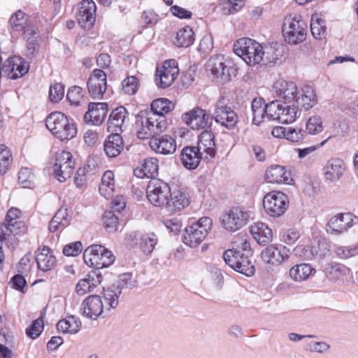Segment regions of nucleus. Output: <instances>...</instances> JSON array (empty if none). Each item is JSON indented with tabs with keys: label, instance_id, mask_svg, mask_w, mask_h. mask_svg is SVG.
<instances>
[{
	"label": "nucleus",
	"instance_id": "f257e3e1",
	"mask_svg": "<svg viewBox=\"0 0 358 358\" xmlns=\"http://www.w3.org/2000/svg\"><path fill=\"white\" fill-rule=\"evenodd\" d=\"M118 305L117 294L110 289H103V296L90 295L82 303V314L87 318L96 320L99 316L107 315Z\"/></svg>",
	"mask_w": 358,
	"mask_h": 358
},
{
	"label": "nucleus",
	"instance_id": "f03ea898",
	"mask_svg": "<svg viewBox=\"0 0 358 358\" xmlns=\"http://www.w3.org/2000/svg\"><path fill=\"white\" fill-rule=\"evenodd\" d=\"M45 125L48 129L61 141L73 138L77 129L73 122H70L66 115L61 112H52L46 118Z\"/></svg>",
	"mask_w": 358,
	"mask_h": 358
},
{
	"label": "nucleus",
	"instance_id": "7ed1b4c3",
	"mask_svg": "<svg viewBox=\"0 0 358 358\" xmlns=\"http://www.w3.org/2000/svg\"><path fill=\"white\" fill-rule=\"evenodd\" d=\"M262 48L260 43L249 38H239L234 45V53L250 66L262 62L264 55Z\"/></svg>",
	"mask_w": 358,
	"mask_h": 358
},
{
	"label": "nucleus",
	"instance_id": "20e7f679",
	"mask_svg": "<svg viewBox=\"0 0 358 358\" xmlns=\"http://www.w3.org/2000/svg\"><path fill=\"white\" fill-rule=\"evenodd\" d=\"M283 36L289 44L296 45L303 42L307 36V24L299 15L285 18L282 26Z\"/></svg>",
	"mask_w": 358,
	"mask_h": 358
},
{
	"label": "nucleus",
	"instance_id": "39448f33",
	"mask_svg": "<svg viewBox=\"0 0 358 358\" xmlns=\"http://www.w3.org/2000/svg\"><path fill=\"white\" fill-rule=\"evenodd\" d=\"M213 221L210 217H203L187 226L183 234V242L191 248L201 244L211 230Z\"/></svg>",
	"mask_w": 358,
	"mask_h": 358
},
{
	"label": "nucleus",
	"instance_id": "423d86ee",
	"mask_svg": "<svg viewBox=\"0 0 358 358\" xmlns=\"http://www.w3.org/2000/svg\"><path fill=\"white\" fill-rule=\"evenodd\" d=\"M85 264L96 269L108 267L115 261L113 252L101 245H92L83 253Z\"/></svg>",
	"mask_w": 358,
	"mask_h": 358
},
{
	"label": "nucleus",
	"instance_id": "0eeeda50",
	"mask_svg": "<svg viewBox=\"0 0 358 358\" xmlns=\"http://www.w3.org/2000/svg\"><path fill=\"white\" fill-rule=\"evenodd\" d=\"M252 254L243 253L241 250H236L234 248L224 251L223 258L227 264L234 270L251 276L255 273V266L249 259Z\"/></svg>",
	"mask_w": 358,
	"mask_h": 358
},
{
	"label": "nucleus",
	"instance_id": "6e6552de",
	"mask_svg": "<svg viewBox=\"0 0 358 358\" xmlns=\"http://www.w3.org/2000/svg\"><path fill=\"white\" fill-rule=\"evenodd\" d=\"M206 70L220 82L227 83L236 76L237 69L229 62L226 63L223 55L210 57L206 64Z\"/></svg>",
	"mask_w": 358,
	"mask_h": 358
},
{
	"label": "nucleus",
	"instance_id": "1a4fd4ad",
	"mask_svg": "<svg viewBox=\"0 0 358 358\" xmlns=\"http://www.w3.org/2000/svg\"><path fill=\"white\" fill-rule=\"evenodd\" d=\"M251 216V212L245 207H234L225 212L221 218L223 228L234 232L247 224Z\"/></svg>",
	"mask_w": 358,
	"mask_h": 358
},
{
	"label": "nucleus",
	"instance_id": "9d476101",
	"mask_svg": "<svg viewBox=\"0 0 358 358\" xmlns=\"http://www.w3.org/2000/svg\"><path fill=\"white\" fill-rule=\"evenodd\" d=\"M265 212L270 216L278 217L282 215L289 206L287 195L281 192H271L263 199Z\"/></svg>",
	"mask_w": 358,
	"mask_h": 358
},
{
	"label": "nucleus",
	"instance_id": "9b49d317",
	"mask_svg": "<svg viewBox=\"0 0 358 358\" xmlns=\"http://www.w3.org/2000/svg\"><path fill=\"white\" fill-rule=\"evenodd\" d=\"M75 168V162L71 152L65 150L58 152L53 166V175L59 182L71 178Z\"/></svg>",
	"mask_w": 358,
	"mask_h": 358
},
{
	"label": "nucleus",
	"instance_id": "f8f14e48",
	"mask_svg": "<svg viewBox=\"0 0 358 358\" xmlns=\"http://www.w3.org/2000/svg\"><path fill=\"white\" fill-rule=\"evenodd\" d=\"M296 108L289 106L287 103L274 101L268 104V120L289 124L296 120Z\"/></svg>",
	"mask_w": 358,
	"mask_h": 358
},
{
	"label": "nucleus",
	"instance_id": "ddd939ff",
	"mask_svg": "<svg viewBox=\"0 0 358 358\" xmlns=\"http://www.w3.org/2000/svg\"><path fill=\"white\" fill-rule=\"evenodd\" d=\"M147 197L149 201L157 207H166L171 195L168 184L159 180H151L147 187Z\"/></svg>",
	"mask_w": 358,
	"mask_h": 358
},
{
	"label": "nucleus",
	"instance_id": "4468645a",
	"mask_svg": "<svg viewBox=\"0 0 358 358\" xmlns=\"http://www.w3.org/2000/svg\"><path fill=\"white\" fill-rule=\"evenodd\" d=\"M358 223V217L350 213H338L332 216L327 224V232L331 235H340L348 231Z\"/></svg>",
	"mask_w": 358,
	"mask_h": 358
},
{
	"label": "nucleus",
	"instance_id": "2eb2a0df",
	"mask_svg": "<svg viewBox=\"0 0 358 358\" xmlns=\"http://www.w3.org/2000/svg\"><path fill=\"white\" fill-rule=\"evenodd\" d=\"M213 117L217 124L227 129H233L236 126L238 117L234 110L225 103L224 98L220 99L213 113Z\"/></svg>",
	"mask_w": 358,
	"mask_h": 358
},
{
	"label": "nucleus",
	"instance_id": "dca6fc26",
	"mask_svg": "<svg viewBox=\"0 0 358 358\" xmlns=\"http://www.w3.org/2000/svg\"><path fill=\"white\" fill-rule=\"evenodd\" d=\"M29 69V64L19 56L9 57L2 64L3 74L12 80L22 77Z\"/></svg>",
	"mask_w": 358,
	"mask_h": 358
},
{
	"label": "nucleus",
	"instance_id": "f3484780",
	"mask_svg": "<svg viewBox=\"0 0 358 358\" xmlns=\"http://www.w3.org/2000/svg\"><path fill=\"white\" fill-rule=\"evenodd\" d=\"M179 73L178 62L175 59L164 62L161 69H157L156 73V84L162 88L169 87Z\"/></svg>",
	"mask_w": 358,
	"mask_h": 358
},
{
	"label": "nucleus",
	"instance_id": "a211bd4d",
	"mask_svg": "<svg viewBox=\"0 0 358 358\" xmlns=\"http://www.w3.org/2000/svg\"><path fill=\"white\" fill-rule=\"evenodd\" d=\"M289 257V250L282 245H270L261 252L264 263L274 266L282 264Z\"/></svg>",
	"mask_w": 358,
	"mask_h": 358
},
{
	"label": "nucleus",
	"instance_id": "6ab92c4d",
	"mask_svg": "<svg viewBox=\"0 0 358 358\" xmlns=\"http://www.w3.org/2000/svg\"><path fill=\"white\" fill-rule=\"evenodd\" d=\"M89 94L93 99H101L107 89V76L101 69H95L87 81Z\"/></svg>",
	"mask_w": 358,
	"mask_h": 358
},
{
	"label": "nucleus",
	"instance_id": "aec40b11",
	"mask_svg": "<svg viewBox=\"0 0 358 358\" xmlns=\"http://www.w3.org/2000/svg\"><path fill=\"white\" fill-rule=\"evenodd\" d=\"M96 6L92 0H83L78 8L76 17L83 28L90 29L95 22Z\"/></svg>",
	"mask_w": 358,
	"mask_h": 358
},
{
	"label": "nucleus",
	"instance_id": "412c9836",
	"mask_svg": "<svg viewBox=\"0 0 358 358\" xmlns=\"http://www.w3.org/2000/svg\"><path fill=\"white\" fill-rule=\"evenodd\" d=\"M108 110V104L105 102H90L88 110L84 115V120L87 124L99 126L104 121Z\"/></svg>",
	"mask_w": 358,
	"mask_h": 358
},
{
	"label": "nucleus",
	"instance_id": "4be33fe9",
	"mask_svg": "<svg viewBox=\"0 0 358 358\" xmlns=\"http://www.w3.org/2000/svg\"><path fill=\"white\" fill-rule=\"evenodd\" d=\"M329 279L338 284L350 281L353 278L352 271L350 268L339 263L329 264L325 268Z\"/></svg>",
	"mask_w": 358,
	"mask_h": 358
},
{
	"label": "nucleus",
	"instance_id": "5701e85b",
	"mask_svg": "<svg viewBox=\"0 0 358 358\" xmlns=\"http://www.w3.org/2000/svg\"><path fill=\"white\" fill-rule=\"evenodd\" d=\"M184 122L192 129H203L208 125V117L204 110L196 107L182 115Z\"/></svg>",
	"mask_w": 358,
	"mask_h": 358
},
{
	"label": "nucleus",
	"instance_id": "b1692460",
	"mask_svg": "<svg viewBox=\"0 0 358 358\" xmlns=\"http://www.w3.org/2000/svg\"><path fill=\"white\" fill-rule=\"evenodd\" d=\"M151 149L156 153L162 155H170L176 150V141L169 136H157L150 141Z\"/></svg>",
	"mask_w": 358,
	"mask_h": 358
},
{
	"label": "nucleus",
	"instance_id": "393cba45",
	"mask_svg": "<svg viewBox=\"0 0 358 358\" xmlns=\"http://www.w3.org/2000/svg\"><path fill=\"white\" fill-rule=\"evenodd\" d=\"M196 147L203 155V159L213 158L217 152L214 134L209 131H203Z\"/></svg>",
	"mask_w": 358,
	"mask_h": 358
},
{
	"label": "nucleus",
	"instance_id": "a878e982",
	"mask_svg": "<svg viewBox=\"0 0 358 358\" xmlns=\"http://www.w3.org/2000/svg\"><path fill=\"white\" fill-rule=\"evenodd\" d=\"M101 273L97 271H92L86 278L78 282L76 286V292L80 296L85 295L88 292H93L101 284Z\"/></svg>",
	"mask_w": 358,
	"mask_h": 358
},
{
	"label": "nucleus",
	"instance_id": "bb28decb",
	"mask_svg": "<svg viewBox=\"0 0 358 358\" xmlns=\"http://www.w3.org/2000/svg\"><path fill=\"white\" fill-rule=\"evenodd\" d=\"M180 159L186 169L193 170L199 165L203 155L196 146H187L182 150Z\"/></svg>",
	"mask_w": 358,
	"mask_h": 358
},
{
	"label": "nucleus",
	"instance_id": "cd10ccee",
	"mask_svg": "<svg viewBox=\"0 0 358 358\" xmlns=\"http://www.w3.org/2000/svg\"><path fill=\"white\" fill-rule=\"evenodd\" d=\"M273 90L277 96L287 101L294 99L298 94V89L293 82L278 80L273 85Z\"/></svg>",
	"mask_w": 358,
	"mask_h": 358
},
{
	"label": "nucleus",
	"instance_id": "c85d7f7f",
	"mask_svg": "<svg viewBox=\"0 0 358 358\" xmlns=\"http://www.w3.org/2000/svg\"><path fill=\"white\" fill-rule=\"evenodd\" d=\"M36 261L38 269L44 272L50 271L56 264L55 255L46 246H43L37 250Z\"/></svg>",
	"mask_w": 358,
	"mask_h": 358
},
{
	"label": "nucleus",
	"instance_id": "c756f323",
	"mask_svg": "<svg viewBox=\"0 0 358 358\" xmlns=\"http://www.w3.org/2000/svg\"><path fill=\"white\" fill-rule=\"evenodd\" d=\"M265 176L267 181L271 183L289 184L292 180L290 172L280 165L270 166L266 170Z\"/></svg>",
	"mask_w": 358,
	"mask_h": 358
},
{
	"label": "nucleus",
	"instance_id": "7c9ffc66",
	"mask_svg": "<svg viewBox=\"0 0 358 358\" xmlns=\"http://www.w3.org/2000/svg\"><path fill=\"white\" fill-rule=\"evenodd\" d=\"M253 238L259 243L265 245L272 241L273 233L268 226L262 222L253 223L250 227Z\"/></svg>",
	"mask_w": 358,
	"mask_h": 358
},
{
	"label": "nucleus",
	"instance_id": "2f4dec72",
	"mask_svg": "<svg viewBox=\"0 0 358 358\" xmlns=\"http://www.w3.org/2000/svg\"><path fill=\"white\" fill-rule=\"evenodd\" d=\"M320 247H323L325 250L324 252H319L315 248H312V246L299 245L294 248L293 255L301 259L302 260H310L316 256L320 257H324L329 252L327 245L325 243H319L318 248H320Z\"/></svg>",
	"mask_w": 358,
	"mask_h": 358
},
{
	"label": "nucleus",
	"instance_id": "473e14b6",
	"mask_svg": "<svg viewBox=\"0 0 358 358\" xmlns=\"http://www.w3.org/2000/svg\"><path fill=\"white\" fill-rule=\"evenodd\" d=\"M20 210L18 208H11L6 214L5 224L10 233L17 235L25 231L24 223L20 220Z\"/></svg>",
	"mask_w": 358,
	"mask_h": 358
},
{
	"label": "nucleus",
	"instance_id": "72a5a7b5",
	"mask_svg": "<svg viewBox=\"0 0 358 358\" xmlns=\"http://www.w3.org/2000/svg\"><path fill=\"white\" fill-rule=\"evenodd\" d=\"M345 167L340 159H329L324 168V177L327 180L334 182L338 180L345 172Z\"/></svg>",
	"mask_w": 358,
	"mask_h": 358
},
{
	"label": "nucleus",
	"instance_id": "f704fd0d",
	"mask_svg": "<svg viewBox=\"0 0 358 358\" xmlns=\"http://www.w3.org/2000/svg\"><path fill=\"white\" fill-rule=\"evenodd\" d=\"M316 271L310 264L302 263L292 266L289 275L295 282H303L313 276Z\"/></svg>",
	"mask_w": 358,
	"mask_h": 358
},
{
	"label": "nucleus",
	"instance_id": "c9c22d12",
	"mask_svg": "<svg viewBox=\"0 0 358 358\" xmlns=\"http://www.w3.org/2000/svg\"><path fill=\"white\" fill-rule=\"evenodd\" d=\"M295 101L297 106L305 110H309L316 105L317 102L315 90L310 86L302 88L299 96H296Z\"/></svg>",
	"mask_w": 358,
	"mask_h": 358
},
{
	"label": "nucleus",
	"instance_id": "e433bc0d",
	"mask_svg": "<svg viewBox=\"0 0 358 358\" xmlns=\"http://www.w3.org/2000/svg\"><path fill=\"white\" fill-rule=\"evenodd\" d=\"M127 115V110L123 106H120L114 109L110 113L108 120V130L115 133L122 131V127Z\"/></svg>",
	"mask_w": 358,
	"mask_h": 358
},
{
	"label": "nucleus",
	"instance_id": "4c0bfd02",
	"mask_svg": "<svg viewBox=\"0 0 358 358\" xmlns=\"http://www.w3.org/2000/svg\"><path fill=\"white\" fill-rule=\"evenodd\" d=\"M123 149V140L118 133L110 134L104 143V151L110 157L119 155Z\"/></svg>",
	"mask_w": 358,
	"mask_h": 358
},
{
	"label": "nucleus",
	"instance_id": "58836bf2",
	"mask_svg": "<svg viewBox=\"0 0 358 358\" xmlns=\"http://www.w3.org/2000/svg\"><path fill=\"white\" fill-rule=\"evenodd\" d=\"M10 25L15 31H23V36L25 31L29 28H35L30 24L29 17L22 10H19L14 13L10 17Z\"/></svg>",
	"mask_w": 358,
	"mask_h": 358
},
{
	"label": "nucleus",
	"instance_id": "ea45409f",
	"mask_svg": "<svg viewBox=\"0 0 358 358\" xmlns=\"http://www.w3.org/2000/svg\"><path fill=\"white\" fill-rule=\"evenodd\" d=\"M189 204V199L186 194L180 190L171 192L169 199L166 205L168 211L174 213L184 208Z\"/></svg>",
	"mask_w": 358,
	"mask_h": 358
},
{
	"label": "nucleus",
	"instance_id": "a19ab883",
	"mask_svg": "<svg viewBox=\"0 0 358 358\" xmlns=\"http://www.w3.org/2000/svg\"><path fill=\"white\" fill-rule=\"evenodd\" d=\"M251 109L253 124L259 125L265 117L268 119V104L266 105L263 99H254L251 103Z\"/></svg>",
	"mask_w": 358,
	"mask_h": 358
},
{
	"label": "nucleus",
	"instance_id": "79ce46f5",
	"mask_svg": "<svg viewBox=\"0 0 358 358\" xmlns=\"http://www.w3.org/2000/svg\"><path fill=\"white\" fill-rule=\"evenodd\" d=\"M158 160L156 158H148L144 160L142 168L134 170V174L139 177L155 178L158 175Z\"/></svg>",
	"mask_w": 358,
	"mask_h": 358
},
{
	"label": "nucleus",
	"instance_id": "37998d69",
	"mask_svg": "<svg viewBox=\"0 0 358 358\" xmlns=\"http://www.w3.org/2000/svg\"><path fill=\"white\" fill-rule=\"evenodd\" d=\"M114 190V173L111 171H106L102 176L101 183L99 189V193L102 196L108 199L113 196Z\"/></svg>",
	"mask_w": 358,
	"mask_h": 358
},
{
	"label": "nucleus",
	"instance_id": "c03bdc74",
	"mask_svg": "<svg viewBox=\"0 0 358 358\" xmlns=\"http://www.w3.org/2000/svg\"><path fill=\"white\" fill-rule=\"evenodd\" d=\"M80 326L81 322L80 320L71 315L59 320L57 324V329L63 334H74L79 331Z\"/></svg>",
	"mask_w": 358,
	"mask_h": 358
},
{
	"label": "nucleus",
	"instance_id": "a18cd8bd",
	"mask_svg": "<svg viewBox=\"0 0 358 358\" xmlns=\"http://www.w3.org/2000/svg\"><path fill=\"white\" fill-rule=\"evenodd\" d=\"M70 218L66 208L59 209L50 222L49 229L55 232L69 225Z\"/></svg>",
	"mask_w": 358,
	"mask_h": 358
},
{
	"label": "nucleus",
	"instance_id": "49530a36",
	"mask_svg": "<svg viewBox=\"0 0 358 358\" xmlns=\"http://www.w3.org/2000/svg\"><path fill=\"white\" fill-rule=\"evenodd\" d=\"M194 41V33L187 26L177 32L174 43L178 47L187 48L193 44Z\"/></svg>",
	"mask_w": 358,
	"mask_h": 358
},
{
	"label": "nucleus",
	"instance_id": "de8ad7c7",
	"mask_svg": "<svg viewBox=\"0 0 358 358\" xmlns=\"http://www.w3.org/2000/svg\"><path fill=\"white\" fill-rule=\"evenodd\" d=\"M262 52H264L262 62L266 65L274 64L280 60L282 57V50L275 45H266L262 47Z\"/></svg>",
	"mask_w": 358,
	"mask_h": 358
},
{
	"label": "nucleus",
	"instance_id": "09e8293b",
	"mask_svg": "<svg viewBox=\"0 0 358 358\" xmlns=\"http://www.w3.org/2000/svg\"><path fill=\"white\" fill-rule=\"evenodd\" d=\"M36 35V29L29 28L25 31V35L23 36L24 39L27 41L26 56L28 58L34 57L36 52L38 51V44L37 43V36Z\"/></svg>",
	"mask_w": 358,
	"mask_h": 358
},
{
	"label": "nucleus",
	"instance_id": "8fccbe9b",
	"mask_svg": "<svg viewBox=\"0 0 358 358\" xmlns=\"http://www.w3.org/2000/svg\"><path fill=\"white\" fill-rule=\"evenodd\" d=\"M135 284L136 282L132 280L131 274L126 273L120 275L116 284L113 285L110 289L117 294L118 299L122 289H131L135 286Z\"/></svg>",
	"mask_w": 358,
	"mask_h": 358
},
{
	"label": "nucleus",
	"instance_id": "3c124183",
	"mask_svg": "<svg viewBox=\"0 0 358 358\" xmlns=\"http://www.w3.org/2000/svg\"><path fill=\"white\" fill-rule=\"evenodd\" d=\"M173 108L174 105L169 100L164 98L156 99L151 104L152 114H156L157 117H164Z\"/></svg>",
	"mask_w": 358,
	"mask_h": 358
},
{
	"label": "nucleus",
	"instance_id": "603ef678",
	"mask_svg": "<svg viewBox=\"0 0 358 358\" xmlns=\"http://www.w3.org/2000/svg\"><path fill=\"white\" fill-rule=\"evenodd\" d=\"M150 124V129L154 136H159L166 127V122L164 117H157L156 114H149L145 117Z\"/></svg>",
	"mask_w": 358,
	"mask_h": 358
},
{
	"label": "nucleus",
	"instance_id": "864d4df0",
	"mask_svg": "<svg viewBox=\"0 0 358 358\" xmlns=\"http://www.w3.org/2000/svg\"><path fill=\"white\" fill-rule=\"evenodd\" d=\"M157 243V238L155 234H145L139 238V247L145 255L150 254Z\"/></svg>",
	"mask_w": 358,
	"mask_h": 358
},
{
	"label": "nucleus",
	"instance_id": "5fc2aeb1",
	"mask_svg": "<svg viewBox=\"0 0 358 358\" xmlns=\"http://www.w3.org/2000/svg\"><path fill=\"white\" fill-rule=\"evenodd\" d=\"M324 130L323 121L320 115L310 117L306 124V132L310 135H317Z\"/></svg>",
	"mask_w": 358,
	"mask_h": 358
},
{
	"label": "nucleus",
	"instance_id": "6e6d98bb",
	"mask_svg": "<svg viewBox=\"0 0 358 358\" xmlns=\"http://www.w3.org/2000/svg\"><path fill=\"white\" fill-rule=\"evenodd\" d=\"M13 162L10 150L4 145H0V175L5 173Z\"/></svg>",
	"mask_w": 358,
	"mask_h": 358
},
{
	"label": "nucleus",
	"instance_id": "4d7b16f0",
	"mask_svg": "<svg viewBox=\"0 0 358 358\" xmlns=\"http://www.w3.org/2000/svg\"><path fill=\"white\" fill-rule=\"evenodd\" d=\"M18 181L23 188H32L34 186V175L31 169L22 168L19 171Z\"/></svg>",
	"mask_w": 358,
	"mask_h": 358
},
{
	"label": "nucleus",
	"instance_id": "13d9d810",
	"mask_svg": "<svg viewBox=\"0 0 358 358\" xmlns=\"http://www.w3.org/2000/svg\"><path fill=\"white\" fill-rule=\"evenodd\" d=\"M83 92V89L78 86H73L69 89L66 99L69 100L71 105L77 106L82 104L84 101Z\"/></svg>",
	"mask_w": 358,
	"mask_h": 358
},
{
	"label": "nucleus",
	"instance_id": "bf43d9fd",
	"mask_svg": "<svg viewBox=\"0 0 358 358\" xmlns=\"http://www.w3.org/2000/svg\"><path fill=\"white\" fill-rule=\"evenodd\" d=\"M233 248L236 250H241L243 253L252 254L249 238L246 234H238L232 242Z\"/></svg>",
	"mask_w": 358,
	"mask_h": 358
},
{
	"label": "nucleus",
	"instance_id": "052dcab7",
	"mask_svg": "<svg viewBox=\"0 0 358 358\" xmlns=\"http://www.w3.org/2000/svg\"><path fill=\"white\" fill-rule=\"evenodd\" d=\"M103 223L105 229L109 232H115L118 229V218L112 211H106L104 213Z\"/></svg>",
	"mask_w": 358,
	"mask_h": 358
},
{
	"label": "nucleus",
	"instance_id": "680f3d73",
	"mask_svg": "<svg viewBox=\"0 0 358 358\" xmlns=\"http://www.w3.org/2000/svg\"><path fill=\"white\" fill-rule=\"evenodd\" d=\"M310 31L315 38H322L325 34L326 27L324 20L312 17L310 23Z\"/></svg>",
	"mask_w": 358,
	"mask_h": 358
},
{
	"label": "nucleus",
	"instance_id": "e2e57ef3",
	"mask_svg": "<svg viewBox=\"0 0 358 358\" xmlns=\"http://www.w3.org/2000/svg\"><path fill=\"white\" fill-rule=\"evenodd\" d=\"M334 253L338 257L346 259L358 255V248L337 245L334 248Z\"/></svg>",
	"mask_w": 358,
	"mask_h": 358
},
{
	"label": "nucleus",
	"instance_id": "0e129e2a",
	"mask_svg": "<svg viewBox=\"0 0 358 358\" xmlns=\"http://www.w3.org/2000/svg\"><path fill=\"white\" fill-rule=\"evenodd\" d=\"M138 81L135 76H129L122 82V88L124 94L132 95L138 90Z\"/></svg>",
	"mask_w": 358,
	"mask_h": 358
},
{
	"label": "nucleus",
	"instance_id": "69168bd1",
	"mask_svg": "<svg viewBox=\"0 0 358 358\" xmlns=\"http://www.w3.org/2000/svg\"><path fill=\"white\" fill-rule=\"evenodd\" d=\"M43 330V322L42 319L34 320L32 324L27 329L26 333L32 339L36 338Z\"/></svg>",
	"mask_w": 358,
	"mask_h": 358
},
{
	"label": "nucleus",
	"instance_id": "338daca9",
	"mask_svg": "<svg viewBox=\"0 0 358 358\" xmlns=\"http://www.w3.org/2000/svg\"><path fill=\"white\" fill-rule=\"evenodd\" d=\"M150 122L146 121L145 118H142L141 122V126L137 130V136L140 139L152 138L154 134L150 129Z\"/></svg>",
	"mask_w": 358,
	"mask_h": 358
},
{
	"label": "nucleus",
	"instance_id": "774afa93",
	"mask_svg": "<svg viewBox=\"0 0 358 358\" xmlns=\"http://www.w3.org/2000/svg\"><path fill=\"white\" fill-rule=\"evenodd\" d=\"M64 87L61 83H56L50 87L49 96L52 101L57 103L64 97Z\"/></svg>",
	"mask_w": 358,
	"mask_h": 358
}]
</instances>
